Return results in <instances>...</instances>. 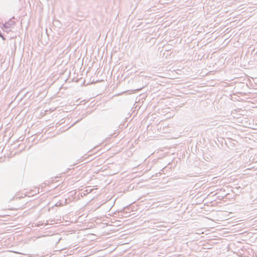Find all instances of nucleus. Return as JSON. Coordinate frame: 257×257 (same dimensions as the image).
Returning a JSON list of instances; mask_svg holds the SVG:
<instances>
[{
  "mask_svg": "<svg viewBox=\"0 0 257 257\" xmlns=\"http://www.w3.org/2000/svg\"><path fill=\"white\" fill-rule=\"evenodd\" d=\"M14 19V17H13L12 19H10L8 22H6L4 25L3 27L6 29H9L11 28L12 26H14L15 24V22L14 21H13L12 19Z\"/></svg>",
  "mask_w": 257,
  "mask_h": 257,
  "instance_id": "f257e3e1",
  "label": "nucleus"
},
{
  "mask_svg": "<svg viewBox=\"0 0 257 257\" xmlns=\"http://www.w3.org/2000/svg\"><path fill=\"white\" fill-rule=\"evenodd\" d=\"M0 37H1L3 40H5V38L4 37L3 33H2V32L1 31H0Z\"/></svg>",
  "mask_w": 257,
  "mask_h": 257,
  "instance_id": "f03ea898",
  "label": "nucleus"
},
{
  "mask_svg": "<svg viewBox=\"0 0 257 257\" xmlns=\"http://www.w3.org/2000/svg\"><path fill=\"white\" fill-rule=\"evenodd\" d=\"M253 53H254V56H255V55H256V56H257V51H255V50H254L253 51Z\"/></svg>",
  "mask_w": 257,
  "mask_h": 257,
  "instance_id": "7ed1b4c3",
  "label": "nucleus"
}]
</instances>
